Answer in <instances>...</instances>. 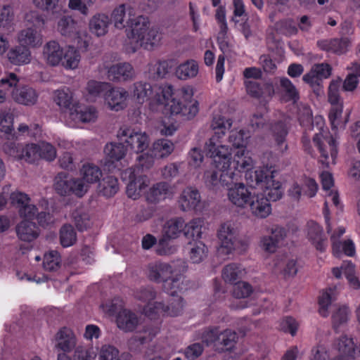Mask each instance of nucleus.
I'll list each match as a JSON object with an SVG mask.
<instances>
[{"instance_id": "obj_1", "label": "nucleus", "mask_w": 360, "mask_h": 360, "mask_svg": "<svg viewBox=\"0 0 360 360\" xmlns=\"http://www.w3.org/2000/svg\"><path fill=\"white\" fill-rule=\"evenodd\" d=\"M232 125L230 119L223 116H215L212 121V127L214 134L206 143V155L213 160L214 169L207 170L204 173L205 186L210 190L217 191L220 187H229L237 180V176L245 171H238L231 162V148L224 145H217L225 135L226 130Z\"/></svg>"}, {"instance_id": "obj_2", "label": "nucleus", "mask_w": 360, "mask_h": 360, "mask_svg": "<svg viewBox=\"0 0 360 360\" xmlns=\"http://www.w3.org/2000/svg\"><path fill=\"white\" fill-rule=\"evenodd\" d=\"M134 96L140 103L148 101L152 111L165 110L171 115H179L187 120L193 118L198 112V102L193 99L191 90L183 88L181 97L171 84L152 86L148 82L134 84Z\"/></svg>"}, {"instance_id": "obj_3", "label": "nucleus", "mask_w": 360, "mask_h": 360, "mask_svg": "<svg viewBox=\"0 0 360 360\" xmlns=\"http://www.w3.org/2000/svg\"><path fill=\"white\" fill-rule=\"evenodd\" d=\"M156 292L152 286L140 288L135 293V297L143 302H148L144 308L146 316L153 322L146 323L141 330L136 333L129 341V347L131 350H140V348H134V345L142 346L151 342L160 332V316H178L182 313L184 308V300L181 296L176 298L172 297L167 304L162 302H150L155 298Z\"/></svg>"}, {"instance_id": "obj_4", "label": "nucleus", "mask_w": 360, "mask_h": 360, "mask_svg": "<svg viewBox=\"0 0 360 360\" xmlns=\"http://www.w3.org/2000/svg\"><path fill=\"white\" fill-rule=\"evenodd\" d=\"M155 158L156 157L153 155L150 150L137 158V165L120 172L122 181L128 182L126 193L129 198L134 200L138 199L148 186L149 179L142 172L144 169H148L153 167Z\"/></svg>"}, {"instance_id": "obj_5", "label": "nucleus", "mask_w": 360, "mask_h": 360, "mask_svg": "<svg viewBox=\"0 0 360 360\" xmlns=\"http://www.w3.org/2000/svg\"><path fill=\"white\" fill-rule=\"evenodd\" d=\"M148 278L155 283H162L163 290L176 298L178 292L186 290L187 288L184 284V276L181 274H175L172 265L157 262L148 266Z\"/></svg>"}, {"instance_id": "obj_6", "label": "nucleus", "mask_w": 360, "mask_h": 360, "mask_svg": "<svg viewBox=\"0 0 360 360\" xmlns=\"http://www.w3.org/2000/svg\"><path fill=\"white\" fill-rule=\"evenodd\" d=\"M245 178L251 188L259 187L263 190L260 194L265 195L268 202L280 200L283 193L281 183L274 179L273 171L268 167H262L255 171L245 172Z\"/></svg>"}, {"instance_id": "obj_7", "label": "nucleus", "mask_w": 360, "mask_h": 360, "mask_svg": "<svg viewBox=\"0 0 360 360\" xmlns=\"http://www.w3.org/2000/svg\"><path fill=\"white\" fill-rule=\"evenodd\" d=\"M43 54L47 63L56 66L60 62L66 68L74 69L78 66L80 55L73 46H69L64 52L56 41H50L44 47Z\"/></svg>"}, {"instance_id": "obj_8", "label": "nucleus", "mask_w": 360, "mask_h": 360, "mask_svg": "<svg viewBox=\"0 0 360 360\" xmlns=\"http://www.w3.org/2000/svg\"><path fill=\"white\" fill-rule=\"evenodd\" d=\"M219 246L217 252L220 255L227 256L234 251H244L247 248L246 243L240 238L237 228L231 221L221 224L217 231Z\"/></svg>"}, {"instance_id": "obj_9", "label": "nucleus", "mask_w": 360, "mask_h": 360, "mask_svg": "<svg viewBox=\"0 0 360 360\" xmlns=\"http://www.w3.org/2000/svg\"><path fill=\"white\" fill-rule=\"evenodd\" d=\"M131 24V32L127 34L129 39L136 41L141 46L148 49L157 44L160 40V34L156 28L149 29L148 18L139 15L136 18L134 23Z\"/></svg>"}, {"instance_id": "obj_10", "label": "nucleus", "mask_w": 360, "mask_h": 360, "mask_svg": "<svg viewBox=\"0 0 360 360\" xmlns=\"http://www.w3.org/2000/svg\"><path fill=\"white\" fill-rule=\"evenodd\" d=\"M247 136L243 130L231 131L229 136V142L232 147L237 149L233 160H231L233 167L238 171L250 170L252 168L253 160L245 153Z\"/></svg>"}, {"instance_id": "obj_11", "label": "nucleus", "mask_w": 360, "mask_h": 360, "mask_svg": "<svg viewBox=\"0 0 360 360\" xmlns=\"http://www.w3.org/2000/svg\"><path fill=\"white\" fill-rule=\"evenodd\" d=\"M313 143L320 153L319 162L324 167H328L330 162L335 164L338 152V143L329 132L325 136L321 133L316 134L313 137Z\"/></svg>"}, {"instance_id": "obj_12", "label": "nucleus", "mask_w": 360, "mask_h": 360, "mask_svg": "<svg viewBox=\"0 0 360 360\" xmlns=\"http://www.w3.org/2000/svg\"><path fill=\"white\" fill-rule=\"evenodd\" d=\"M54 188L56 193L63 196L75 194L78 197H82L86 191L82 179L70 178L66 172H60L57 174Z\"/></svg>"}, {"instance_id": "obj_13", "label": "nucleus", "mask_w": 360, "mask_h": 360, "mask_svg": "<svg viewBox=\"0 0 360 360\" xmlns=\"http://www.w3.org/2000/svg\"><path fill=\"white\" fill-rule=\"evenodd\" d=\"M117 136L120 140L124 141L127 144V150H131L139 153H143L149 146V137L144 132H137L129 128L120 129Z\"/></svg>"}, {"instance_id": "obj_14", "label": "nucleus", "mask_w": 360, "mask_h": 360, "mask_svg": "<svg viewBox=\"0 0 360 360\" xmlns=\"http://www.w3.org/2000/svg\"><path fill=\"white\" fill-rule=\"evenodd\" d=\"M4 151L8 155L23 159L26 162L32 163L39 156H41V148L36 143H30L23 146L15 142L6 143L4 146Z\"/></svg>"}, {"instance_id": "obj_15", "label": "nucleus", "mask_w": 360, "mask_h": 360, "mask_svg": "<svg viewBox=\"0 0 360 360\" xmlns=\"http://www.w3.org/2000/svg\"><path fill=\"white\" fill-rule=\"evenodd\" d=\"M104 153L105 157L103 166L109 172H113L117 167L118 162L125 156L127 148L123 143L111 142L105 145Z\"/></svg>"}, {"instance_id": "obj_16", "label": "nucleus", "mask_w": 360, "mask_h": 360, "mask_svg": "<svg viewBox=\"0 0 360 360\" xmlns=\"http://www.w3.org/2000/svg\"><path fill=\"white\" fill-rule=\"evenodd\" d=\"M135 75L133 66L127 62L118 63L108 68L107 77L113 82H124L131 80Z\"/></svg>"}, {"instance_id": "obj_17", "label": "nucleus", "mask_w": 360, "mask_h": 360, "mask_svg": "<svg viewBox=\"0 0 360 360\" xmlns=\"http://www.w3.org/2000/svg\"><path fill=\"white\" fill-rule=\"evenodd\" d=\"M227 188L229 199L233 205L239 207H245L249 205L253 195L244 184L236 183Z\"/></svg>"}, {"instance_id": "obj_18", "label": "nucleus", "mask_w": 360, "mask_h": 360, "mask_svg": "<svg viewBox=\"0 0 360 360\" xmlns=\"http://www.w3.org/2000/svg\"><path fill=\"white\" fill-rule=\"evenodd\" d=\"M307 236L316 250L323 252L328 247V239L322 227L314 221L307 222Z\"/></svg>"}, {"instance_id": "obj_19", "label": "nucleus", "mask_w": 360, "mask_h": 360, "mask_svg": "<svg viewBox=\"0 0 360 360\" xmlns=\"http://www.w3.org/2000/svg\"><path fill=\"white\" fill-rule=\"evenodd\" d=\"M128 96V92L124 89L110 86L105 94V100L111 110L119 111L127 106Z\"/></svg>"}, {"instance_id": "obj_20", "label": "nucleus", "mask_w": 360, "mask_h": 360, "mask_svg": "<svg viewBox=\"0 0 360 360\" xmlns=\"http://www.w3.org/2000/svg\"><path fill=\"white\" fill-rule=\"evenodd\" d=\"M172 194L169 184L165 181L158 182L153 184L145 193L146 201L150 204H157L169 198Z\"/></svg>"}, {"instance_id": "obj_21", "label": "nucleus", "mask_w": 360, "mask_h": 360, "mask_svg": "<svg viewBox=\"0 0 360 360\" xmlns=\"http://www.w3.org/2000/svg\"><path fill=\"white\" fill-rule=\"evenodd\" d=\"M286 230L285 228L276 226L271 229V235L264 236L261 240V246L265 252H275L279 243L285 238Z\"/></svg>"}, {"instance_id": "obj_22", "label": "nucleus", "mask_w": 360, "mask_h": 360, "mask_svg": "<svg viewBox=\"0 0 360 360\" xmlns=\"http://www.w3.org/2000/svg\"><path fill=\"white\" fill-rule=\"evenodd\" d=\"M200 200V194L197 189L187 187L181 194L179 203L183 211L197 210Z\"/></svg>"}, {"instance_id": "obj_23", "label": "nucleus", "mask_w": 360, "mask_h": 360, "mask_svg": "<svg viewBox=\"0 0 360 360\" xmlns=\"http://www.w3.org/2000/svg\"><path fill=\"white\" fill-rule=\"evenodd\" d=\"M253 215L259 218H266L271 212V205L265 195H253L249 203Z\"/></svg>"}, {"instance_id": "obj_24", "label": "nucleus", "mask_w": 360, "mask_h": 360, "mask_svg": "<svg viewBox=\"0 0 360 360\" xmlns=\"http://www.w3.org/2000/svg\"><path fill=\"white\" fill-rule=\"evenodd\" d=\"M117 327L124 332L134 331L139 323V316L133 311L124 309L116 316Z\"/></svg>"}, {"instance_id": "obj_25", "label": "nucleus", "mask_w": 360, "mask_h": 360, "mask_svg": "<svg viewBox=\"0 0 360 360\" xmlns=\"http://www.w3.org/2000/svg\"><path fill=\"white\" fill-rule=\"evenodd\" d=\"M7 58L8 61L14 65H23L30 62L31 51L25 45H17L8 51Z\"/></svg>"}, {"instance_id": "obj_26", "label": "nucleus", "mask_w": 360, "mask_h": 360, "mask_svg": "<svg viewBox=\"0 0 360 360\" xmlns=\"http://www.w3.org/2000/svg\"><path fill=\"white\" fill-rule=\"evenodd\" d=\"M21 44L31 47H38L42 44V35L37 27L32 26L21 30L18 35Z\"/></svg>"}, {"instance_id": "obj_27", "label": "nucleus", "mask_w": 360, "mask_h": 360, "mask_svg": "<svg viewBox=\"0 0 360 360\" xmlns=\"http://www.w3.org/2000/svg\"><path fill=\"white\" fill-rule=\"evenodd\" d=\"M56 347L63 353L70 352L76 345L73 332L67 327L62 328L56 334Z\"/></svg>"}, {"instance_id": "obj_28", "label": "nucleus", "mask_w": 360, "mask_h": 360, "mask_svg": "<svg viewBox=\"0 0 360 360\" xmlns=\"http://www.w3.org/2000/svg\"><path fill=\"white\" fill-rule=\"evenodd\" d=\"M38 231L36 224L28 220H22L16 227L19 239L27 242H31L38 237Z\"/></svg>"}, {"instance_id": "obj_29", "label": "nucleus", "mask_w": 360, "mask_h": 360, "mask_svg": "<svg viewBox=\"0 0 360 360\" xmlns=\"http://www.w3.org/2000/svg\"><path fill=\"white\" fill-rule=\"evenodd\" d=\"M238 335L235 330L226 329L220 332L217 351L219 352H231L236 347Z\"/></svg>"}, {"instance_id": "obj_30", "label": "nucleus", "mask_w": 360, "mask_h": 360, "mask_svg": "<svg viewBox=\"0 0 360 360\" xmlns=\"http://www.w3.org/2000/svg\"><path fill=\"white\" fill-rule=\"evenodd\" d=\"M58 32L65 37H76L79 32L77 22L69 15H64L58 22Z\"/></svg>"}, {"instance_id": "obj_31", "label": "nucleus", "mask_w": 360, "mask_h": 360, "mask_svg": "<svg viewBox=\"0 0 360 360\" xmlns=\"http://www.w3.org/2000/svg\"><path fill=\"white\" fill-rule=\"evenodd\" d=\"M13 96L16 102L25 105L35 104L38 98L36 91L27 86L15 89L13 91Z\"/></svg>"}, {"instance_id": "obj_32", "label": "nucleus", "mask_w": 360, "mask_h": 360, "mask_svg": "<svg viewBox=\"0 0 360 360\" xmlns=\"http://www.w3.org/2000/svg\"><path fill=\"white\" fill-rule=\"evenodd\" d=\"M111 20L108 15L98 13L93 16L89 22L91 32L96 36H103L108 32Z\"/></svg>"}, {"instance_id": "obj_33", "label": "nucleus", "mask_w": 360, "mask_h": 360, "mask_svg": "<svg viewBox=\"0 0 360 360\" xmlns=\"http://www.w3.org/2000/svg\"><path fill=\"white\" fill-rule=\"evenodd\" d=\"M271 131L279 151L283 153L288 149L285 139L288 134V129L285 123L283 121L275 122L271 126Z\"/></svg>"}, {"instance_id": "obj_34", "label": "nucleus", "mask_w": 360, "mask_h": 360, "mask_svg": "<svg viewBox=\"0 0 360 360\" xmlns=\"http://www.w3.org/2000/svg\"><path fill=\"white\" fill-rule=\"evenodd\" d=\"M332 242L333 254L335 257H340L342 253L349 257H352L355 254V245L354 242L350 240H346L343 242L335 240V235L330 236Z\"/></svg>"}, {"instance_id": "obj_35", "label": "nucleus", "mask_w": 360, "mask_h": 360, "mask_svg": "<svg viewBox=\"0 0 360 360\" xmlns=\"http://www.w3.org/2000/svg\"><path fill=\"white\" fill-rule=\"evenodd\" d=\"M245 273L241 264L231 263L226 265L222 270V278L226 283L235 284L238 282Z\"/></svg>"}, {"instance_id": "obj_36", "label": "nucleus", "mask_w": 360, "mask_h": 360, "mask_svg": "<svg viewBox=\"0 0 360 360\" xmlns=\"http://www.w3.org/2000/svg\"><path fill=\"white\" fill-rule=\"evenodd\" d=\"M198 71V63L195 60L191 59L180 64L176 68L175 73L179 79L186 80L197 76Z\"/></svg>"}, {"instance_id": "obj_37", "label": "nucleus", "mask_w": 360, "mask_h": 360, "mask_svg": "<svg viewBox=\"0 0 360 360\" xmlns=\"http://www.w3.org/2000/svg\"><path fill=\"white\" fill-rule=\"evenodd\" d=\"M185 221L182 217L172 218L164 226V235L169 239H174L183 233Z\"/></svg>"}, {"instance_id": "obj_38", "label": "nucleus", "mask_w": 360, "mask_h": 360, "mask_svg": "<svg viewBox=\"0 0 360 360\" xmlns=\"http://www.w3.org/2000/svg\"><path fill=\"white\" fill-rule=\"evenodd\" d=\"M129 18L126 20V8L124 4H121L115 8L111 15V20L114 22L115 27L122 29L125 27L131 28V24L134 23L136 18H131V12H129Z\"/></svg>"}, {"instance_id": "obj_39", "label": "nucleus", "mask_w": 360, "mask_h": 360, "mask_svg": "<svg viewBox=\"0 0 360 360\" xmlns=\"http://www.w3.org/2000/svg\"><path fill=\"white\" fill-rule=\"evenodd\" d=\"M110 84L108 82H98L96 80H90L86 85V91L88 92V100L94 101L96 98L104 96Z\"/></svg>"}, {"instance_id": "obj_40", "label": "nucleus", "mask_w": 360, "mask_h": 360, "mask_svg": "<svg viewBox=\"0 0 360 360\" xmlns=\"http://www.w3.org/2000/svg\"><path fill=\"white\" fill-rule=\"evenodd\" d=\"M119 190L118 180L112 176L104 177L98 184L99 193L107 198L115 195Z\"/></svg>"}, {"instance_id": "obj_41", "label": "nucleus", "mask_w": 360, "mask_h": 360, "mask_svg": "<svg viewBox=\"0 0 360 360\" xmlns=\"http://www.w3.org/2000/svg\"><path fill=\"white\" fill-rule=\"evenodd\" d=\"M280 86L283 92V99L287 102L296 103L300 99V94L292 82L287 77L280 79Z\"/></svg>"}, {"instance_id": "obj_42", "label": "nucleus", "mask_w": 360, "mask_h": 360, "mask_svg": "<svg viewBox=\"0 0 360 360\" xmlns=\"http://www.w3.org/2000/svg\"><path fill=\"white\" fill-rule=\"evenodd\" d=\"M274 27L277 33L287 37L295 35L298 32L296 22L290 18L275 22Z\"/></svg>"}, {"instance_id": "obj_43", "label": "nucleus", "mask_w": 360, "mask_h": 360, "mask_svg": "<svg viewBox=\"0 0 360 360\" xmlns=\"http://www.w3.org/2000/svg\"><path fill=\"white\" fill-rule=\"evenodd\" d=\"M60 243L63 248L72 246L77 241V232L69 224L63 225L59 232Z\"/></svg>"}, {"instance_id": "obj_44", "label": "nucleus", "mask_w": 360, "mask_h": 360, "mask_svg": "<svg viewBox=\"0 0 360 360\" xmlns=\"http://www.w3.org/2000/svg\"><path fill=\"white\" fill-rule=\"evenodd\" d=\"M151 150L156 158H162L173 152L174 144L171 141L166 139H158L153 143Z\"/></svg>"}, {"instance_id": "obj_45", "label": "nucleus", "mask_w": 360, "mask_h": 360, "mask_svg": "<svg viewBox=\"0 0 360 360\" xmlns=\"http://www.w3.org/2000/svg\"><path fill=\"white\" fill-rule=\"evenodd\" d=\"M337 347L340 354V356L354 359L356 345L352 338L346 335L341 336L338 340Z\"/></svg>"}, {"instance_id": "obj_46", "label": "nucleus", "mask_w": 360, "mask_h": 360, "mask_svg": "<svg viewBox=\"0 0 360 360\" xmlns=\"http://www.w3.org/2000/svg\"><path fill=\"white\" fill-rule=\"evenodd\" d=\"M202 221L199 219H194L188 224L184 223V236L187 239H192L194 243L200 241L202 236Z\"/></svg>"}, {"instance_id": "obj_47", "label": "nucleus", "mask_w": 360, "mask_h": 360, "mask_svg": "<svg viewBox=\"0 0 360 360\" xmlns=\"http://www.w3.org/2000/svg\"><path fill=\"white\" fill-rule=\"evenodd\" d=\"M73 119L78 120L86 123L94 121L97 117V112L93 107H85L83 109L81 106H76L71 112Z\"/></svg>"}, {"instance_id": "obj_48", "label": "nucleus", "mask_w": 360, "mask_h": 360, "mask_svg": "<svg viewBox=\"0 0 360 360\" xmlns=\"http://www.w3.org/2000/svg\"><path fill=\"white\" fill-rule=\"evenodd\" d=\"M83 180L89 184H94L100 180L102 175L101 169L91 163L83 165L80 171Z\"/></svg>"}, {"instance_id": "obj_49", "label": "nucleus", "mask_w": 360, "mask_h": 360, "mask_svg": "<svg viewBox=\"0 0 360 360\" xmlns=\"http://www.w3.org/2000/svg\"><path fill=\"white\" fill-rule=\"evenodd\" d=\"M219 328L218 326H212L205 329L202 334V341L207 347L213 345L215 349H217L218 342L219 340Z\"/></svg>"}, {"instance_id": "obj_50", "label": "nucleus", "mask_w": 360, "mask_h": 360, "mask_svg": "<svg viewBox=\"0 0 360 360\" xmlns=\"http://www.w3.org/2000/svg\"><path fill=\"white\" fill-rule=\"evenodd\" d=\"M207 253L206 245L202 241H195L189 252L190 259L193 263H200L206 257Z\"/></svg>"}, {"instance_id": "obj_51", "label": "nucleus", "mask_w": 360, "mask_h": 360, "mask_svg": "<svg viewBox=\"0 0 360 360\" xmlns=\"http://www.w3.org/2000/svg\"><path fill=\"white\" fill-rule=\"evenodd\" d=\"M14 13L13 8L5 5L0 10V29L9 30L13 25Z\"/></svg>"}, {"instance_id": "obj_52", "label": "nucleus", "mask_w": 360, "mask_h": 360, "mask_svg": "<svg viewBox=\"0 0 360 360\" xmlns=\"http://www.w3.org/2000/svg\"><path fill=\"white\" fill-rule=\"evenodd\" d=\"M60 256L58 251L51 250L44 256L43 266L45 270L53 271L60 267Z\"/></svg>"}, {"instance_id": "obj_53", "label": "nucleus", "mask_w": 360, "mask_h": 360, "mask_svg": "<svg viewBox=\"0 0 360 360\" xmlns=\"http://www.w3.org/2000/svg\"><path fill=\"white\" fill-rule=\"evenodd\" d=\"M333 293L334 290L330 288L323 291L319 297V311L323 317H327L329 315L328 307L331 304Z\"/></svg>"}, {"instance_id": "obj_54", "label": "nucleus", "mask_w": 360, "mask_h": 360, "mask_svg": "<svg viewBox=\"0 0 360 360\" xmlns=\"http://www.w3.org/2000/svg\"><path fill=\"white\" fill-rule=\"evenodd\" d=\"M253 291L252 287L247 282H237L234 284L233 295L236 298H245L249 297Z\"/></svg>"}, {"instance_id": "obj_55", "label": "nucleus", "mask_w": 360, "mask_h": 360, "mask_svg": "<svg viewBox=\"0 0 360 360\" xmlns=\"http://www.w3.org/2000/svg\"><path fill=\"white\" fill-rule=\"evenodd\" d=\"M349 309L346 306L340 307L332 315V321L334 328H338L340 325L348 321Z\"/></svg>"}, {"instance_id": "obj_56", "label": "nucleus", "mask_w": 360, "mask_h": 360, "mask_svg": "<svg viewBox=\"0 0 360 360\" xmlns=\"http://www.w3.org/2000/svg\"><path fill=\"white\" fill-rule=\"evenodd\" d=\"M102 307L110 316H113L115 314H118L119 311L124 309H123L122 300L117 297H115L105 304H103Z\"/></svg>"}, {"instance_id": "obj_57", "label": "nucleus", "mask_w": 360, "mask_h": 360, "mask_svg": "<svg viewBox=\"0 0 360 360\" xmlns=\"http://www.w3.org/2000/svg\"><path fill=\"white\" fill-rule=\"evenodd\" d=\"M204 347L201 343L195 342L188 345L184 352L185 357L188 360H195L202 354Z\"/></svg>"}, {"instance_id": "obj_58", "label": "nucleus", "mask_w": 360, "mask_h": 360, "mask_svg": "<svg viewBox=\"0 0 360 360\" xmlns=\"http://www.w3.org/2000/svg\"><path fill=\"white\" fill-rule=\"evenodd\" d=\"M203 158L202 151L198 148H193L188 153V165L193 168L199 167L203 161Z\"/></svg>"}, {"instance_id": "obj_59", "label": "nucleus", "mask_w": 360, "mask_h": 360, "mask_svg": "<svg viewBox=\"0 0 360 360\" xmlns=\"http://www.w3.org/2000/svg\"><path fill=\"white\" fill-rule=\"evenodd\" d=\"M304 115L301 116L299 115L298 120L300 122V125L305 126L309 124H314V122H316V124H320L319 129H321L323 126L324 125V121L322 117H316L314 120L312 119V113L309 108H304Z\"/></svg>"}, {"instance_id": "obj_60", "label": "nucleus", "mask_w": 360, "mask_h": 360, "mask_svg": "<svg viewBox=\"0 0 360 360\" xmlns=\"http://www.w3.org/2000/svg\"><path fill=\"white\" fill-rule=\"evenodd\" d=\"M119 350L112 345H103L98 360H118Z\"/></svg>"}, {"instance_id": "obj_61", "label": "nucleus", "mask_w": 360, "mask_h": 360, "mask_svg": "<svg viewBox=\"0 0 360 360\" xmlns=\"http://www.w3.org/2000/svg\"><path fill=\"white\" fill-rule=\"evenodd\" d=\"M281 328L285 333H289L292 336H295L298 329V323L294 318L286 316L282 320Z\"/></svg>"}, {"instance_id": "obj_62", "label": "nucleus", "mask_w": 360, "mask_h": 360, "mask_svg": "<svg viewBox=\"0 0 360 360\" xmlns=\"http://www.w3.org/2000/svg\"><path fill=\"white\" fill-rule=\"evenodd\" d=\"M342 105H336L335 106H331V108L328 114V119L333 129H335L338 128V126L340 123V118L342 116Z\"/></svg>"}, {"instance_id": "obj_63", "label": "nucleus", "mask_w": 360, "mask_h": 360, "mask_svg": "<svg viewBox=\"0 0 360 360\" xmlns=\"http://www.w3.org/2000/svg\"><path fill=\"white\" fill-rule=\"evenodd\" d=\"M95 1L96 0H70L69 7L86 15L88 13V6L93 5Z\"/></svg>"}, {"instance_id": "obj_64", "label": "nucleus", "mask_w": 360, "mask_h": 360, "mask_svg": "<svg viewBox=\"0 0 360 360\" xmlns=\"http://www.w3.org/2000/svg\"><path fill=\"white\" fill-rule=\"evenodd\" d=\"M311 70L321 80L328 78L332 72L331 66L324 63L314 65Z\"/></svg>"}]
</instances>
